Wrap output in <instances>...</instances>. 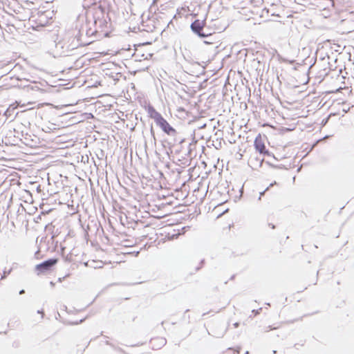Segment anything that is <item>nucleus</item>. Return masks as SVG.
<instances>
[{
	"instance_id": "ddd939ff",
	"label": "nucleus",
	"mask_w": 354,
	"mask_h": 354,
	"mask_svg": "<svg viewBox=\"0 0 354 354\" xmlns=\"http://www.w3.org/2000/svg\"><path fill=\"white\" fill-rule=\"evenodd\" d=\"M261 310H262L261 308H259L258 310H253L252 313H254V315H258L260 313Z\"/></svg>"
},
{
	"instance_id": "4be33fe9",
	"label": "nucleus",
	"mask_w": 354,
	"mask_h": 354,
	"mask_svg": "<svg viewBox=\"0 0 354 354\" xmlns=\"http://www.w3.org/2000/svg\"><path fill=\"white\" fill-rule=\"evenodd\" d=\"M39 251L38 250V251H37V252H35V257H36L37 258H38V255H39Z\"/></svg>"
},
{
	"instance_id": "dca6fc26",
	"label": "nucleus",
	"mask_w": 354,
	"mask_h": 354,
	"mask_svg": "<svg viewBox=\"0 0 354 354\" xmlns=\"http://www.w3.org/2000/svg\"><path fill=\"white\" fill-rule=\"evenodd\" d=\"M268 189V188L266 189V190H264L263 192H260V196H259V200H261V196L264 194L265 192L267 191Z\"/></svg>"
},
{
	"instance_id": "20e7f679",
	"label": "nucleus",
	"mask_w": 354,
	"mask_h": 354,
	"mask_svg": "<svg viewBox=\"0 0 354 354\" xmlns=\"http://www.w3.org/2000/svg\"><path fill=\"white\" fill-rule=\"evenodd\" d=\"M206 24L205 20H194L190 26L191 30L194 33L197 35L201 38H205L211 36L210 33H205L203 32L204 27Z\"/></svg>"
},
{
	"instance_id": "4468645a",
	"label": "nucleus",
	"mask_w": 354,
	"mask_h": 354,
	"mask_svg": "<svg viewBox=\"0 0 354 354\" xmlns=\"http://www.w3.org/2000/svg\"><path fill=\"white\" fill-rule=\"evenodd\" d=\"M267 163H268L270 166H271V167H274V168H282V167H281V166H276V165H272V164H270V163H269V162H267Z\"/></svg>"
},
{
	"instance_id": "b1692460",
	"label": "nucleus",
	"mask_w": 354,
	"mask_h": 354,
	"mask_svg": "<svg viewBox=\"0 0 354 354\" xmlns=\"http://www.w3.org/2000/svg\"><path fill=\"white\" fill-rule=\"evenodd\" d=\"M151 133L153 135H154V133H153V127H151Z\"/></svg>"
},
{
	"instance_id": "9d476101",
	"label": "nucleus",
	"mask_w": 354,
	"mask_h": 354,
	"mask_svg": "<svg viewBox=\"0 0 354 354\" xmlns=\"http://www.w3.org/2000/svg\"><path fill=\"white\" fill-rule=\"evenodd\" d=\"M263 159H260L259 158H250V162L252 167H261L263 163Z\"/></svg>"
},
{
	"instance_id": "9b49d317",
	"label": "nucleus",
	"mask_w": 354,
	"mask_h": 354,
	"mask_svg": "<svg viewBox=\"0 0 354 354\" xmlns=\"http://www.w3.org/2000/svg\"><path fill=\"white\" fill-rule=\"evenodd\" d=\"M99 17L104 14V8L101 6H99Z\"/></svg>"
},
{
	"instance_id": "aec40b11",
	"label": "nucleus",
	"mask_w": 354,
	"mask_h": 354,
	"mask_svg": "<svg viewBox=\"0 0 354 354\" xmlns=\"http://www.w3.org/2000/svg\"><path fill=\"white\" fill-rule=\"evenodd\" d=\"M65 261H71V258H69V257H68V256H66V257H65Z\"/></svg>"
},
{
	"instance_id": "1a4fd4ad",
	"label": "nucleus",
	"mask_w": 354,
	"mask_h": 354,
	"mask_svg": "<svg viewBox=\"0 0 354 354\" xmlns=\"http://www.w3.org/2000/svg\"><path fill=\"white\" fill-rule=\"evenodd\" d=\"M167 341L163 337H156L151 340V344L153 348L156 346L157 347H162L166 344Z\"/></svg>"
},
{
	"instance_id": "a211bd4d",
	"label": "nucleus",
	"mask_w": 354,
	"mask_h": 354,
	"mask_svg": "<svg viewBox=\"0 0 354 354\" xmlns=\"http://www.w3.org/2000/svg\"><path fill=\"white\" fill-rule=\"evenodd\" d=\"M10 272V271L8 272V274ZM7 273L4 272L3 275L1 277V279L6 278Z\"/></svg>"
},
{
	"instance_id": "5701e85b",
	"label": "nucleus",
	"mask_w": 354,
	"mask_h": 354,
	"mask_svg": "<svg viewBox=\"0 0 354 354\" xmlns=\"http://www.w3.org/2000/svg\"><path fill=\"white\" fill-rule=\"evenodd\" d=\"M24 292H25V290H21L19 291V294H20V295H22V294H24Z\"/></svg>"
},
{
	"instance_id": "f03ea898",
	"label": "nucleus",
	"mask_w": 354,
	"mask_h": 354,
	"mask_svg": "<svg viewBox=\"0 0 354 354\" xmlns=\"http://www.w3.org/2000/svg\"><path fill=\"white\" fill-rule=\"evenodd\" d=\"M97 21L87 11H84L78 15L75 21V28L73 31L78 35L80 38L88 39L97 33V30L93 28Z\"/></svg>"
},
{
	"instance_id": "6e6552de",
	"label": "nucleus",
	"mask_w": 354,
	"mask_h": 354,
	"mask_svg": "<svg viewBox=\"0 0 354 354\" xmlns=\"http://www.w3.org/2000/svg\"><path fill=\"white\" fill-rule=\"evenodd\" d=\"M148 113L149 117L154 120L155 122L162 117V115L158 112L152 106H149Z\"/></svg>"
},
{
	"instance_id": "2eb2a0df",
	"label": "nucleus",
	"mask_w": 354,
	"mask_h": 354,
	"mask_svg": "<svg viewBox=\"0 0 354 354\" xmlns=\"http://www.w3.org/2000/svg\"><path fill=\"white\" fill-rule=\"evenodd\" d=\"M104 23H105V20H102V19H99L100 26H102V25H103Z\"/></svg>"
},
{
	"instance_id": "423d86ee",
	"label": "nucleus",
	"mask_w": 354,
	"mask_h": 354,
	"mask_svg": "<svg viewBox=\"0 0 354 354\" xmlns=\"http://www.w3.org/2000/svg\"><path fill=\"white\" fill-rule=\"evenodd\" d=\"M254 147L257 151H258L261 154H266L268 156H270V153L268 150L266 149V146L263 141L261 140V137L256 138L254 140Z\"/></svg>"
},
{
	"instance_id": "6ab92c4d",
	"label": "nucleus",
	"mask_w": 354,
	"mask_h": 354,
	"mask_svg": "<svg viewBox=\"0 0 354 354\" xmlns=\"http://www.w3.org/2000/svg\"><path fill=\"white\" fill-rule=\"evenodd\" d=\"M233 325H234V328H237L239 326V322H236Z\"/></svg>"
},
{
	"instance_id": "393cba45",
	"label": "nucleus",
	"mask_w": 354,
	"mask_h": 354,
	"mask_svg": "<svg viewBox=\"0 0 354 354\" xmlns=\"http://www.w3.org/2000/svg\"><path fill=\"white\" fill-rule=\"evenodd\" d=\"M106 344L107 345H111V344L109 341H106Z\"/></svg>"
},
{
	"instance_id": "39448f33",
	"label": "nucleus",
	"mask_w": 354,
	"mask_h": 354,
	"mask_svg": "<svg viewBox=\"0 0 354 354\" xmlns=\"http://www.w3.org/2000/svg\"><path fill=\"white\" fill-rule=\"evenodd\" d=\"M57 263V259H49L44 262L37 264L35 266V270L38 271V274L44 273L50 270Z\"/></svg>"
},
{
	"instance_id": "f8f14e48",
	"label": "nucleus",
	"mask_w": 354,
	"mask_h": 354,
	"mask_svg": "<svg viewBox=\"0 0 354 354\" xmlns=\"http://www.w3.org/2000/svg\"><path fill=\"white\" fill-rule=\"evenodd\" d=\"M204 261H205V260H204V259H203V260H201V261L200 266H198V267H196V271L199 270L201 268V267L203 266V263H204Z\"/></svg>"
},
{
	"instance_id": "0eeeda50",
	"label": "nucleus",
	"mask_w": 354,
	"mask_h": 354,
	"mask_svg": "<svg viewBox=\"0 0 354 354\" xmlns=\"http://www.w3.org/2000/svg\"><path fill=\"white\" fill-rule=\"evenodd\" d=\"M43 86V84L41 82H33L30 84L24 86L27 88V91H37L41 93H44L46 92V91L41 88V86Z\"/></svg>"
},
{
	"instance_id": "a878e982",
	"label": "nucleus",
	"mask_w": 354,
	"mask_h": 354,
	"mask_svg": "<svg viewBox=\"0 0 354 354\" xmlns=\"http://www.w3.org/2000/svg\"><path fill=\"white\" fill-rule=\"evenodd\" d=\"M205 44H210L211 42L207 41H205Z\"/></svg>"
},
{
	"instance_id": "f257e3e1",
	"label": "nucleus",
	"mask_w": 354,
	"mask_h": 354,
	"mask_svg": "<svg viewBox=\"0 0 354 354\" xmlns=\"http://www.w3.org/2000/svg\"><path fill=\"white\" fill-rule=\"evenodd\" d=\"M92 42V40L80 38L75 31L71 30L64 35L61 41L55 43V50L57 53L67 54L79 46H87Z\"/></svg>"
},
{
	"instance_id": "7ed1b4c3",
	"label": "nucleus",
	"mask_w": 354,
	"mask_h": 354,
	"mask_svg": "<svg viewBox=\"0 0 354 354\" xmlns=\"http://www.w3.org/2000/svg\"><path fill=\"white\" fill-rule=\"evenodd\" d=\"M156 124L165 133L169 136L173 137L174 142L182 144L185 142V138L179 137V133L177 131L173 128L162 116L156 122Z\"/></svg>"
},
{
	"instance_id": "cd10ccee",
	"label": "nucleus",
	"mask_w": 354,
	"mask_h": 354,
	"mask_svg": "<svg viewBox=\"0 0 354 354\" xmlns=\"http://www.w3.org/2000/svg\"><path fill=\"white\" fill-rule=\"evenodd\" d=\"M245 354H249V351H246Z\"/></svg>"
},
{
	"instance_id": "412c9836",
	"label": "nucleus",
	"mask_w": 354,
	"mask_h": 354,
	"mask_svg": "<svg viewBox=\"0 0 354 354\" xmlns=\"http://www.w3.org/2000/svg\"><path fill=\"white\" fill-rule=\"evenodd\" d=\"M226 330H227V329H225V331L222 334H221V335L217 336V337H222L224 335V334L226 332Z\"/></svg>"
},
{
	"instance_id": "bb28decb",
	"label": "nucleus",
	"mask_w": 354,
	"mask_h": 354,
	"mask_svg": "<svg viewBox=\"0 0 354 354\" xmlns=\"http://www.w3.org/2000/svg\"><path fill=\"white\" fill-rule=\"evenodd\" d=\"M275 227L274 225H272V228L274 229Z\"/></svg>"
},
{
	"instance_id": "f3484780",
	"label": "nucleus",
	"mask_w": 354,
	"mask_h": 354,
	"mask_svg": "<svg viewBox=\"0 0 354 354\" xmlns=\"http://www.w3.org/2000/svg\"><path fill=\"white\" fill-rule=\"evenodd\" d=\"M84 319H80L79 322H74L73 324H75V325H77V324H80V323L83 322Z\"/></svg>"
}]
</instances>
